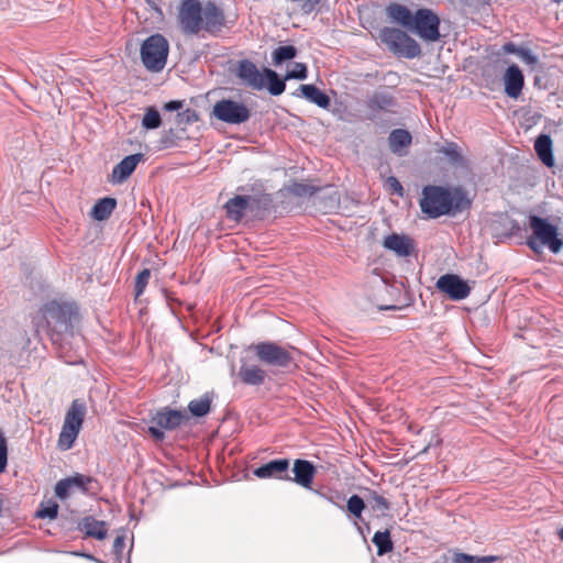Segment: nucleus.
<instances>
[{
    "label": "nucleus",
    "instance_id": "obj_1",
    "mask_svg": "<svg viewBox=\"0 0 563 563\" xmlns=\"http://www.w3.org/2000/svg\"><path fill=\"white\" fill-rule=\"evenodd\" d=\"M177 20L185 35H198L200 32H206L214 36L227 26L223 9L210 0H181Z\"/></svg>",
    "mask_w": 563,
    "mask_h": 563
},
{
    "label": "nucleus",
    "instance_id": "obj_2",
    "mask_svg": "<svg viewBox=\"0 0 563 563\" xmlns=\"http://www.w3.org/2000/svg\"><path fill=\"white\" fill-rule=\"evenodd\" d=\"M77 317L74 305L51 301L33 317V324L37 332L43 331L54 338V335L73 334L74 321Z\"/></svg>",
    "mask_w": 563,
    "mask_h": 563
},
{
    "label": "nucleus",
    "instance_id": "obj_3",
    "mask_svg": "<svg viewBox=\"0 0 563 563\" xmlns=\"http://www.w3.org/2000/svg\"><path fill=\"white\" fill-rule=\"evenodd\" d=\"M420 200L421 211L435 219L452 211H461L471 206L465 192L456 189L453 194L443 187L426 186Z\"/></svg>",
    "mask_w": 563,
    "mask_h": 563
},
{
    "label": "nucleus",
    "instance_id": "obj_4",
    "mask_svg": "<svg viewBox=\"0 0 563 563\" xmlns=\"http://www.w3.org/2000/svg\"><path fill=\"white\" fill-rule=\"evenodd\" d=\"M529 225L532 233L528 236L526 243L531 251L541 254L543 246H547L553 254L561 252L563 241L559 238L558 228L555 225L538 216L529 217Z\"/></svg>",
    "mask_w": 563,
    "mask_h": 563
},
{
    "label": "nucleus",
    "instance_id": "obj_5",
    "mask_svg": "<svg viewBox=\"0 0 563 563\" xmlns=\"http://www.w3.org/2000/svg\"><path fill=\"white\" fill-rule=\"evenodd\" d=\"M169 52L168 41L162 34L148 36L141 46V59L150 71L158 73L164 69Z\"/></svg>",
    "mask_w": 563,
    "mask_h": 563
},
{
    "label": "nucleus",
    "instance_id": "obj_6",
    "mask_svg": "<svg viewBox=\"0 0 563 563\" xmlns=\"http://www.w3.org/2000/svg\"><path fill=\"white\" fill-rule=\"evenodd\" d=\"M379 38L396 55L406 58H415L421 55L419 43L399 29L384 27L379 32Z\"/></svg>",
    "mask_w": 563,
    "mask_h": 563
},
{
    "label": "nucleus",
    "instance_id": "obj_7",
    "mask_svg": "<svg viewBox=\"0 0 563 563\" xmlns=\"http://www.w3.org/2000/svg\"><path fill=\"white\" fill-rule=\"evenodd\" d=\"M260 362L267 366L288 368L294 364V356L290 350L272 342L264 341L249 346Z\"/></svg>",
    "mask_w": 563,
    "mask_h": 563
},
{
    "label": "nucleus",
    "instance_id": "obj_8",
    "mask_svg": "<svg viewBox=\"0 0 563 563\" xmlns=\"http://www.w3.org/2000/svg\"><path fill=\"white\" fill-rule=\"evenodd\" d=\"M211 115L221 122L239 125L249 121L251 111L242 102L232 99H221L214 103Z\"/></svg>",
    "mask_w": 563,
    "mask_h": 563
},
{
    "label": "nucleus",
    "instance_id": "obj_9",
    "mask_svg": "<svg viewBox=\"0 0 563 563\" xmlns=\"http://www.w3.org/2000/svg\"><path fill=\"white\" fill-rule=\"evenodd\" d=\"M439 26V16L431 9L422 8L415 12L410 31L416 32L424 41L437 42L441 36Z\"/></svg>",
    "mask_w": 563,
    "mask_h": 563
},
{
    "label": "nucleus",
    "instance_id": "obj_10",
    "mask_svg": "<svg viewBox=\"0 0 563 563\" xmlns=\"http://www.w3.org/2000/svg\"><path fill=\"white\" fill-rule=\"evenodd\" d=\"M435 287L445 294L452 300H463L471 294V287L467 282L455 274L442 275L435 284Z\"/></svg>",
    "mask_w": 563,
    "mask_h": 563
},
{
    "label": "nucleus",
    "instance_id": "obj_11",
    "mask_svg": "<svg viewBox=\"0 0 563 563\" xmlns=\"http://www.w3.org/2000/svg\"><path fill=\"white\" fill-rule=\"evenodd\" d=\"M96 483V479L91 476L76 473L73 476L63 478L55 485V495L59 499H66L69 496V492L73 488L79 489L86 494L90 490V485Z\"/></svg>",
    "mask_w": 563,
    "mask_h": 563
},
{
    "label": "nucleus",
    "instance_id": "obj_12",
    "mask_svg": "<svg viewBox=\"0 0 563 563\" xmlns=\"http://www.w3.org/2000/svg\"><path fill=\"white\" fill-rule=\"evenodd\" d=\"M290 462L288 459H278L269 461L254 470V475L258 478H274L278 481H290Z\"/></svg>",
    "mask_w": 563,
    "mask_h": 563
},
{
    "label": "nucleus",
    "instance_id": "obj_13",
    "mask_svg": "<svg viewBox=\"0 0 563 563\" xmlns=\"http://www.w3.org/2000/svg\"><path fill=\"white\" fill-rule=\"evenodd\" d=\"M236 76L247 87L262 90L265 87L264 71L261 73L254 63L249 59L239 62Z\"/></svg>",
    "mask_w": 563,
    "mask_h": 563
},
{
    "label": "nucleus",
    "instance_id": "obj_14",
    "mask_svg": "<svg viewBox=\"0 0 563 563\" xmlns=\"http://www.w3.org/2000/svg\"><path fill=\"white\" fill-rule=\"evenodd\" d=\"M503 81L505 93L512 99H518L522 93L525 77L518 65L512 64L504 73Z\"/></svg>",
    "mask_w": 563,
    "mask_h": 563
},
{
    "label": "nucleus",
    "instance_id": "obj_15",
    "mask_svg": "<svg viewBox=\"0 0 563 563\" xmlns=\"http://www.w3.org/2000/svg\"><path fill=\"white\" fill-rule=\"evenodd\" d=\"M292 473L294 476H290L289 482H294L306 489H312V484L317 470L310 461L301 459L295 460Z\"/></svg>",
    "mask_w": 563,
    "mask_h": 563
},
{
    "label": "nucleus",
    "instance_id": "obj_16",
    "mask_svg": "<svg viewBox=\"0 0 563 563\" xmlns=\"http://www.w3.org/2000/svg\"><path fill=\"white\" fill-rule=\"evenodd\" d=\"M144 158V155L141 153L132 154L125 156L120 163H118L111 173L110 181L113 184H122L124 183L135 170L139 163H141Z\"/></svg>",
    "mask_w": 563,
    "mask_h": 563
},
{
    "label": "nucleus",
    "instance_id": "obj_17",
    "mask_svg": "<svg viewBox=\"0 0 563 563\" xmlns=\"http://www.w3.org/2000/svg\"><path fill=\"white\" fill-rule=\"evenodd\" d=\"M383 246L401 257L409 256L415 249L413 241L409 236L398 233L387 235Z\"/></svg>",
    "mask_w": 563,
    "mask_h": 563
},
{
    "label": "nucleus",
    "instance_id": "obj_18",
    "mask_svg": "<svg viewBox=\"0 0 563 563\" xmlns=\"http://www.w3.org/2000/svg\"><path fill=\"white\" fill-rule=\"evenodd\" d=\"M241 382L250 386H261L266 379V371L256 364H250L241 361V366L238 373Z\"/></svg>",
    "mask_w": 563,
    "mask_h": 563
},
{
    "label": "nucleus",
    "instance_id": "obj_19",
    "mask_svg": "<svg viewBox=\"0 0 563 563\" xmlns=\"http://www.w3.org/2000/svg\"><path fill=\"white\" fill-rule=\"evenodd\" d=\"M387 16L407 30H411L415 14L404 4L390 3L386 8Z\"/></svg>",
    "mask_w": 563,
    "mask_h": 563
},
{
    "label": "nucleus",
    "instance_id": "obj_20",
    "mask_svg": "<svg viewBox=\"0 0 563 563\" xmlns=\"http://www.w3.org/2000/svg\"><path fill=\"white\" fill-rule=\"evenodd\" d=\"M224 209L230 220L240 222L250 212L246 196H234L225 202Z\"/></svg>",
    "mask_w": 563,
    "mask_h": 563
},
{
    "label": "nucleus",
    "instance_id": "obj_21",
    "mask_svg": "<svg viewBox=\"0 0 563 563\" xmlns=\"http://www.w3.org/2000/svg\"><path fill=\"white\" fill-rule=\"evenodd\" d=\"M534 151L540 161L548 167L554 165V157L552 153V140L548 134H541L534 142Z\"/></svg>",
    "mask_w": 563,
    "mask_h": 563
},
{
    "label": "nucleus",
    "instance_id": "obj_22",
    "mask_svg": "<svg viewBox=\"0 0 563 563\" xmlns=\"http://www.w3.org/2000/svg\"><path fill=\"white\" fill-rule=\"evenodd\" d=\"M183 419L184 415L178 410H163L153 417V422L159 428L173 430L180 426Z\"/></svg>",
    "mask_w": 563,
    "mask_h": 563
},
{
    "label": "nucleus",
    "instance_id": "obj_23",
    "mask_svg": "<svg viewBox=\"0 0 563 563\" xmlns=\"http://www.w3.org/2000/svg\"><path fill=\"white\" fill-rule=\"evenodd\" d=\"M298 90L303 98L317 104L318 107L322 109H328L330 107L331 100L329 96L317 88L314 85H300Z\"/></svg>",
    "mask_w": 563,
    "mask_h": 563
},
{
    "label": "nucleus",
    "instance_id": "obj_24",
    "mask_svg": "<svg viewBox=\"0 0 563 563\" xmlns=\"http://www.w3.org/2000/svg\"><path fill=\"white\" fill-rule=\"evenodd\" d=\"M250 208V212L258 216L261 212L267 211L273 205V198L266 192H255L253 195H245Z\"/></svg>",
    "mask_w": 563,
    "mask_h": 563
},
{
    "label": "nucleus",
    "instance_id": "obj_25",
    "mask_svg": "<svg viewBox=\"0 0 563 563\" xmlns=\"http://www.w3.org/2000/svg\"><path fill=\"white\" fill-rule=\"evenodd\" d=\"M80 529L85 531L88 537L103 540L107 537L106 522L97 520L91 516L85 517L80 522Z\"/></svg>",
    "mask_w": 563,
    "mask_h": 563
},
{
    "label": "nucleus",
    "instance_id": "obj_26",
    "mask_svg": "<svg viewBox=\"0 0 563 563\" xmlns=\"http://www.w3.org/2000/svg\"><path fill=\"white\" fill-rule=\"evenodd\" d=\"M117 207V200L114 198L106 197L96 202L90 216L95 220L103 221L107 220Z\"/></svg>",
    "mask_w": 563,
    "mask_h": 563
},
{
    "label": "nucleus",
    "instance_id": "obj_27",
    "mask_svg": "<svg viewBox=\"0 0 563 563\" xmlns=\"http://www.w3.org/2000/svg\"><path fill=\"white\" fill-rule=\"evenodd\" d=\"M85 416H86L85 402L79 399H75L71 402L70 408L66 412L64 423L68 424L70 422L74 427L81 429Z\"/></svg>",
    "mask_w": 563,
    "mask_h": 563
},
{
    "label": "nucleus",
    "instance_id": "obj_28",
    "mask_svg": "<svg viewBox=\"0 0 563 563\" xmlns=\"http://www.w3.org/2000/svg\"><path fill=\"white\" fill-rule=\"evenodd\" d=\"M389 147L393 153L400 154L401 150L411 144V134L402 129L394 130L389 135Z\"/></svg>",
    "mask_w": 563,
    "mask_h": 563
},
{
    "label": "nucleus",
    "instance_id": "obj_29",
    "mask_svg": "<svg viewBox=\"0 0 563 563\" xmlns=\"http://www.w3.org/2000/svg\"><path fill=\"white\" fill-rule=\"evenodd\" d=\"M79 432L80 429L74 427L70 422L68 424L63 423L62 431L58 437V448L64 451L71 449Z\"/></svg>",
    "mask_w": 563,
    "mask_h": 563
},
{
    "label": "nucleus",
    "instance_id": "obj_30",
    "mask_svg": "<svg viewBox=\"0 0 563 563\" xmlns=\"http://www.w3.org/2000/svg\"><path fill=\"white\" fill-rule=\"evenodd\" d=\"M264 78L267 80V89L271 95L279 96L285 91L286 85L285 79H280L276 71L265 68Z\"/></svg>",
    "mask_w": 563,
    "mask_h": 563
},
{
    "label": "nucleus",
    "instance_id": "obj_31",
    "mask_svg": "<svg viewBox=\"0 0 563 563\" xmlns=\"http://www.w3.org/2000/svg\"><path fill=\"white\" fill-rule=\"evenodd\" d=\"M373 543L377 548V554L379 556L389 553L394 549V544L390 538V532L388 530L377 531L373 537Z\"/></svg>",
    "mask_w": 563,
    "mask_h": 563
},
{
    "label": "nucleus",
    "instance_id": "obj_32",
    "mask_svg": "<svg viewBox=\"0 0 563 563\" xmlns=\"http://www.w3.org/2000/svg\"><path fill=\"white\" fill-rule=\"evenodd\" d=\"M391 106H394V98L386 93H375L367 101V108L373 112L387 110Z\"/></svg>",
    "mask_w": 563,
    "mask_h": 563
},
{
    "label": "nucleus",
    "instance_id": "obj_33",
    "mask_svg": "<svg viewBox=\"0 0 563 563\" xmlns=\"http://www.w3.org/2000/svg\"><path fill=\"white\" fill-rule=\"evenodd\" d=\"M211 399L208 395H203L198 399L189 402L188 409L195 417H203L210 411Z\"/></svg>",
    "mask_w": 563,
    "mask_h": 563
},
{
    "label": "nucleus",
    "instance_id": "obj_34",
    "mask_svg": "<svg viewBox=\"0 0 563 563\" xmlns=\"http://www.w3.org/2000/svg\"><path fill=\"white\" fill-rule=\"evenodd\" d=\"M297 53V48L292 45L278 46L272 54L273 62L275 65H280L286 60L295 58Z\"/></svg>",
    "mask_w": 563,
    "mask_h": 563
},
{
    "label": "nucleus",
    "instance_id": "obj_35",
    "mask_svg": "<svg viewBox=\"0 0 563 563\" xmlns=\"http://www.w3.org/2000/svg\"><path fill=\"white\" fill-rule=\"evenodd\" d=\"M161 124L162 118L159 112L154 107L146 108L142 119V126L146 130H154L159 128Z\"/></svg>",
    "mask_w": 563,
    "mask_h": 563
},
{
    "label": "nucleus",
    "instance_id": "obj_36",
    "mask_svg": "<svg viewBox=\"0 0 563 563\" xmlns=\"http://www.w3.org/2000/svg\"><path fill=\"white\" fill-rule=\"evenodd\" d=\"M367 500L371 504L373 510H378L385 514L390 509L389 501L375 490H368Z\"/></svg>",
    "mask_w": 563,
    "mask_h": 563
},
{
    "label": "nucleus",
    "instance_id": "obj_37",
    "mask_svg": "<svg viewBox=\"0 0 563 563\" xmlns=\"http://www.w3.org/2000/svg\"><path fill=\"white\" fill-rule=\"evenodd\" d=\"M346 509L355 518H361L362 512L365 509V503L358 495H352L346 503Z\"/></svg>",
    "mask_w": 563,
    "mask_h": 563
},
{
    "label": "nucleus",
    "instance_id": "obj_38",
    "mask_svg": "<svg viewBox=\"0 0 563 563\" xmlns=\"http://www.w3.org/2000/svg\"><path fill=\"white\" fill-rule=\"evenodd\" d=\"M444 154L452 163L460 164L463 162V156L460 147L456 143H446L440 151Z\"/></svg>",
    "mask_w": 563,
    "mask_h": 563
},
{
    "label": "nucleus",
    "instance_id": "obj_39",
    "mask_svg": "<svg viewBox=\"0 0 563 563\" xmlns=\"http://www.w3.org/2000/svg\"><path fill=\"white\" fill-rule=\"evenodd\" d=\"M150 277H151V271L148 268H144L136 275L135 288H134L136 297L141 296L144 292V290L148 284Z\"/></svg>",
    "mask_w": 563,
    "mask_h": 563
},
{
    "label": "nucleus",
    "instance_id": "obj_40",
    "mask_svg": "<svg viewBox=\"0 0 563 563\" xmlns=\"http://www.w3.org/2000/svg\"><path fill=\"white\" fill-rule=\"evenodd\" d=\"M307 78V66L302 63H295L292 68L287 71L285 80L287 79H300Z\"/></svg>",
    "mask_w": 563,
    "mask_h": 563
},
{
    "label": "nucleus",
    "instance_id": "obj_41",
    "mask_svg": "<svg viewBox=\"0 0 563 563\" xmlns=\"http://www.w3.org/2000/svg\"><path fill=\"white\" fill-rule=\"evenodd\" d=\"M198 114L195 110L186 109L177 114L176 122L178 125H187L198 121Z\"/></svg>",
    "mask_w": 563,
    "mask_h": 563
},
{
    "label": "nucleus",
    "instance_id": "obj_42",
    "mask_svg": "<svg viewBox=\"0 0 563 563\" xmlns=\"http://www.w3.org/2000/svg\"><path fill=\"white\" fill-rule=\"evenodd\" d=\"M8 462V445L3 432L0 430V473L4 472Z\"/></svg>",
    "mask_w": 563,
    "mask_h": 563
},
{
    "label": "nucleus",
    "instance_id": "obj_43",
    "mask_svg": "<svg viewBox=\"0 0 563 563\" xmlns=\"http://www.w3.org/2000/svg\"><path fill=\"white\" fill-rule=\"evenodd\" d=\"M518 57L527 65L532 68L538 64L539 59L536 54L532 53L530 48L521 47Z\"/></svg>",
    "mask_w": 563,
    "mask_h": 563
},
{
    "label": "nucleus",
    "instance_id": "obj_44",
    "mask_svg": "<svg viewBox=\"0 0 563 563\" xmlns=\"http://www.w3.org/2000/svg\"><path fill=\"white\" fill-rule=\"evenodd\" d=\"M58 514V505L55 503H52L47 507H43L37 511V517L40 518H49L54 519L57 517Z\"/></svg>",
    "mask_w": 563,
    "mask_h": 563
},
{
    "label": "nucleus",
    "instance_id": "obj_45",
    "mask_svg": "<svg viewBox=\"0 0 563 563\" xmlns=\"http://www.w3.org/2000/svg\"><path fill=\"white\" fill-rule=\"evenodd\" d=\"M386 185L391 194H396L398 196L404 195V188L396 177H394V176L388 177L386 180Z\"/></svg>",
    "mask_w": 563,
    "mask_h": 563
},
{
    "label": "nucleus",
    "instance_id": "obj_46",
    "mask_svg": "<svg viewBox=\"0 0 563 563\" xmlns=\"http://www.w3.org/2000/svg\"><path fill=\"white\" fill-rule=\"evenodd\" d=\"M322 0H303L301 11L305 14L312 13L321 3Z\"/></svg>",
    "mask_w": 563,
    "mask_h": 563
},
{
    "label": "nucleus",
    "instance_id": "obj_47",
    "mask_svg": "<svg viewBox=\"0 0 563 563\" xmlns=\"http://www.w3.org/2000/svg\"><path fill=\"white\" fill-rule=\"evenodd\" d=\"M454 563H476V555L466 553H456L453 558Z\"/></svg>",
    "mask_w": 563,
    "mask_h": 563
},
{
    "label": "nucleus",
    "instance_id": "obj_48",
    "mask_svg": "<svg viewBox=\"0 0 563 563\" xmlns=\"http://www.w3.org/2000/svg\"><path fill=\"white\" fill-rule=\"evenodd\" d=\"M163 428H159L158 426L157 427H154V426H151L148 428V432L157 441H163L164 438H165V433L164 431L162 430Z\"/></svg>",
    "mask_w": 563,
    "mask_h": 563
},
{
    "label": "nucleus",
    "instance_id": "obj_49",
    "mask_svg": "<svg viewBox=\"0 0 563 563\" xmlns=\"http://www.w3.org/2000/svg\"><path fill=\"white\" fill-rule=\"evenodd\" d=\"M503 49L507 54H515L518 56L521 47H518L516 44L509 42L503 46Z\"/></svg>",
    "mask_w": 563,
    "mask_h": 563
},
{
    "label": "nucleus",
    "instance_id": "obj_50",
    "mask_svg": "<svg viewBox=\"0 0 563 563\" xmlns=\"http://www.w3.org/2000/svg\"><path fill=\"white\" fill-rule=\"evenodd\" d=\"M181 107H183V101H178V100L169 101L164 106L165 110H167V111H176V110H179Z\"/></svg>",
    "mask_w": 563,
    "mask_h": 563
},
{
    "label": "nucleus",
    "instance_id": "obj_51",
    "mask_svg": "<svg viewBox=\"0 0 563 563\" xmlns=\"http://www.w3.org/2000/svg\"><path fill=\"white\" fill-rule=\"evenodd\" d=\"M309 189V187L307 186H303V185H296L295 189H294V194L295 195H298V196H306V195H312L313 192H308L307 190Z\"/></svg>",
    "mask_w": 563,
    "mask_h": 563
},
{
    "label": "nucleus",
    "instance_id": "obj_52",
    "mask_svg": "<svg viewBox=\"0 0 563 563\" xmlns=\"http://www.w3.org/2000/svg\"><path fill=\"white\" fill-rule=\"evenodd\" d=\"M498 560L497 556L494 555H485V556H477L476 555V563H493Z\"/></svg>",
    "mask_w": 563,
    "mask_h": 563
},
{
    "label": "nucleus",
    "instance_id": "obj_53",
    "mask_svg": "<svg viewBox=\"0 0 563 563\" xmlns=\"http://www.w3.org/2000/svg\"><path fill=\"white\" fill-rule=\"evenodd\" d=\"M124 545V539L123 537H117L113 543V547L115 550H121Z\"/></svg>",
    "mask_w": 563,
    "mask_h": 563
},
{
    "label": "nucleus",
    "instance_id": "obj_54",
    "mask_svg": "<svg viewBox=\"0 0 563 563\" xmlns=\"http://www.w3.org/2000/svg\"><path fill=\"white\" fill-rule=\"evenodd\" d=\"M163 143L166 145V146H169L170 144H173V142L170 141V137H168V134L166 136L163 137Z\"/></svg>",
    "mask_w": 563,
    "mask_h": 563
},
{
    "label": "nucleus",
    "instance_id": "obj_55",
    "mask_svg": "<svg viewBox=\"0 0 563 563\" xmlns=\"http://www.w3.org/2000/svg\"><path fill=\"white\" fill-rule=\"evenodd\" d=\"M558 536H559L560 540L563 541V528H561L559 530Z\"/></svg>",
    "mask_w": 563,
    "mask_h": 563
}]
</instances>
